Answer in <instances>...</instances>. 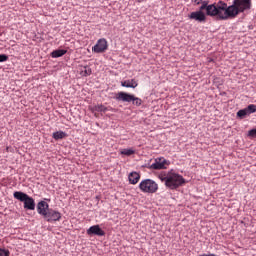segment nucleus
Masks as SVG:
<instances>
[{
	"label": "nucleus",
	"instance_id": "23",
	"mask_svg": "<svg viewBox=\"0 0 256 256\" xmlns=\"http://www.w3.org/2000/svg\"><path fill=\"white\" fill-rule=\"evenodd\" d=\"M200 8H199V11H205L206 9V12H207V7H209V2H207V0H204L203 3L200 4Z\"/></svg>",
	"mask_w": 256,
	"mask_h": 256
},
{
	"label": "nucleus",
	"instance_id": "4",
	"mask_svg": "<svg viewBox=\"0 0 256 256\" xmlns=\"http://www.w3.org/2000/svg\"><path fill=\"white\" fill-rule=\"evenodd\" d=\"M115 99L116 101H123V103H132V105H135L136 107H141L143 104L141 98L126 92H118Z\"/></svg>",
	"mask_w": 256,
	"mask_h": 256
},
{
	"label": "nucleus",
	"instance_id": "27",
	"mask_svg": "<svg viewBox=\"0 0 256 256\" xmlns=\"http://www.w3.org/2000/svg\"><path fill=\"white\" fill-rule=\"evenodd\" d=\"M199 256H217L215 254H202V255H199Z\"/></svg>",
	"mask_w": 256,
	"mask_h": 256
},
{
	"label": "nucleus",
	"instance_id": "14",
	"mask_svg": "<svg viewBox=\"0 0 256 256\" xmlns=\"http://www.w3.org/2000/svg\"><path fill=\"white\" fill-rule=\"evenodd\" d=\"M37 213L38 215H41L42 217L47 215V211H49V204L46 201H40L38 202L37 206Z\"/></svg>",
	"mask_w": 256,
	"mask_h": 256
},
{
	"label": "nucleus",
	"instance_id": "2",
	"mask_svg": "<svg viewBox=\"0 0 256 256\" xmlns=\"http://www.w3.org/2000/svg\"><path fill=\"white\" fill-rule=\"evenodd\" d=\"M251 7L252 0H234L232 5H230L228 13L232 15V19H235L239 13H245V11H249Z\"/></svg>",
	"mask_w": 256,
	"mask_h": 256
},
{
	"label": "nucleus",
	"instance_id": "16",
	"mask_svg": "<svg viewBox=\"0 0 256 256\" xmlns=\"http://www.w3.org/2000/svg\"><path fill=\"white\" fill-rule=\"evenodd\" d=\"M138 85H139V83H137V81H135V79L125 80V81L121 82L122 87H126L129 89H135Z\"/></svg>",
	"mask_w": 256,
	"mask_h": 256
},
{
	"label": "nucleus",
	"instance_id": "13",
	"mask_svg": "<svg viewBox=\"0 0 256 256\" xmlns=\"http://www.w3.org/2000/svg\"><path fill=\"white\" fill-rule=\"evenodd\" d=\"M189 19L198 21V23H205V21H207V16H205V13H203V11H195L189 15Z\"/></svg>",
	"mask_w": 256,
	"mask_h": 256
},
{
	"label": "nucleus",
	"instance_id": "11",
	"mask_svg": "<svg viewBox=\"0 0 256 256\" xmlns=\"http://www.w3.org/2000/svg\"><path fill=\"white\" fill-rule=\"evenodd\" d=\"M87 235H96L97 237H105V232L99 225H93L86 231Z\"/></svg>",
	"mask_w": 256,
	"mask_h": 256
},
{
	"label": "nucleus",
	"instance_id": "26",
	"mask_svg": "<svg viewBox=\"0 0 256 256\" xmlns=\"http://www.w3.org/2000/svg\"><path fill=\"white\" fill-rule=\"evenodd\" d=\"M205 2V0H192L194 5H201V3Z\"/></svg>",
	"mask_w": 256,
	"mask_h": 256
},
{
	"label": "nucleus",
	"instance_id": "8",
	"mask_svg": "<svg viewBox=\"0 0 256 256\" xmlns=\"http://www.w3.org/2000/svg\"><path fill=\"white\" fill-rule=\"evenodd\" d=\"M44 219H46V221H48V223H53L55 221H61V212H59L53 208H50L46 212Z\"/></svg>",
	"mask_w": 256,
	"mask_h": 256
},
{
	"label": "nucleus",
	"instance_id": "15",
	"mask_svg": "<svg viewBox=\"0 0 256 256\" xmlns=\"http://www.w3.org/2000/svg\"><path fill=\"white\" fill-rule=\"evenodd\" d=\"M128 179L131 185H137L139 183V179H141V174H139V172H131L128 175Z\"/></svg>",
	"mask_w": 256,
	"mask_h": 256
},
{
	"label": "nucleus",
	"instance_id": "21",
	"mask_svg": "<svg viewBox=\"0 0 256 256\" xmlns=\"http://www.w3.org/2000/svg\"><path fill=\"white\" fill-rule=\"evenodd\" d=\"M247 137H249L250 139H256V128L249 130Z\"/></svg>",
	"mask_w": 256,
	"mask_h": 256
},
{
	"label": "nucleus",
	"instance_id": "1",
	"mask_svg": "<svg viewBox=\"0 0 256 256\" xmlns=\"http://www.w3.org/2000/svg\"><path fill=\"white\" fill-rule=\"evenodd\" d=\"M158 179L161 183H164L166 189H170V191H175L187 183L185 178L173 169L168 172H161L158 175Z\"/></svg>",
	"mask_w": 256,
	"mask_h": 256
},
{
	"label": "nucleus",
	"instance_id": "9",
	"mask_svg": "<svg viewBox=\"0 0 256 256\" xmlns=\"http://www.w3.org/2000/svg\"><path fill=\"white\" fill-rule=\"evenodd\" d=\"M109 47L107 39L100 38L96 44L92 47L94 53H105V50Z\"/></svg>",
	"mask_w": 256,
	"mask_h": 256
},
{
	"label": "nucleus",
	"instance_id": "18",
	"mask_svg": "<svg viewBox=\"0 0 256 256\" xmlns=\"http://www.w3.org/2000/svg\"><path fill=\"white\" fill-rule=\"evenodd\" d=\"M111 107H107L103 104H98L94 107V110L97 111L98 113H107V111H111Z\"/></svg>",
	"mask_w": 256,
	"mask_h": 256
},
{
	"label": "nucleus",
	"instance_id": "10",
	"mask_svg": "<svg viewBox=\"0 0 256 256\" xmlns=\"http://www.w3.org/2000/svg\"><path fill=\"white\" fill-rule=\"evenodd\" d=\"M253 113H256V105L250 104L246 108L239 110L237 112V117H240V119H245L247 115H251Z\"/></svg>",
	"mask_w": 256,
	"mask_h": 256
},
{
	"label": "nucleus",
	"instance_id": "5",
	"mask_svg": "<svg viewBox=\"0 0 256 256\" xmlns=\"http://www.w3.org/2000/svg\"><path fill=\"white\" fill-rule=\"evenodd\" d=\"M139 189L142 193H157L159 191V184L153 179H144L139 184Z\"/></svg>",
	"mask_w": 256,
	"mask_h": 256
},
{
	"label": "nucleus",
	"instance_id": "20",
	"mask_svg": "<svg viewBox=\"0 0 256 256\" xmlns=\"http://www.w3.org/2000/svg\"><path fill=\"white\" fill-rule=\"evenodd\" d=\"M120 154L125 155L126 157H131V155L135 154V150H133L131 148L122 149L120 151Z\"/></svg>",
	"mask_w": 256,
	"mask_h": 256
},
{
	"label": "nucleus",
	"instance_id": "7",
	"mask_svg": "<svg viewBox=\"0 0 256 256\" xmlns=\"http://www.w3.org/2000/svg\"><path fill=\"white\" fill-rule=\"evenodd\" d=\"M171 165V161L163 158V157H158L154 160V163H152L149 166V169H153L155 171H161L163 169H167Z\"/></svg>",
	"mask_w": 256,
	"mask_h": 256
},
{
	"label": "nucleus",
	"instance_id": "17",
	"mask_svg": "<svg viewBox=\"0 0 256 256\" xmlns=\"http://www.w3.org/2000/svg\"><path fill=\"white\" fill-rule=\"evenodd\" d=\"M67 50L65 49H57L51 52V57L53 59H59V57H63V55H66Z\"/></svg>",
	"mask_w": 256,
	"mask_h": 256
},
{
	"label": "nucleus",
	"instance_id": "3",
	"mask_svg": "<svg viewBox=\"0 0 256 256\" xmlns=\"http://www.w3.org/2000/svg\"><path fill=\"white\" fill-rule=\"evenodd\" d=\"M13 197L14 199H17V201L24 203V209H27L28 211H35V199L27 195V193L16 191L13 193Z\"/></svg>",
	"mask_w": 256,
	"mask_h": 256
},
{
	"label": "nucleus",
	"instance_id": "22",
	"mask_svg": "<svg viewBox=\"0 0 256 256\" xmlns=\"http://www.w3.org/2000/svg\"><path fill=\"white\" fill-rule=\"evenodd\" d=\"M82 73H83V77H89V75H91V73H93V72L91 71V68L85 66Z\"/></svg>",
	"mask_w": 256,
	"mask_h": 256
},
{
	"label": "nucleus",
	"instance_id": "6",
	"mask_svg": "<svg viewBox=\"0 0 256 256\" xmlns=\"http://www.w3.org/2000/svg\"><path fill=\"white\" fill-rule=\"evenodd\" d=\"M216 7L220 12V21H227V19H233V15L229 13V9H231V6H227V3L219 1Z\"/></svg>",
	"mask_w": 256,
	"mask_h": 256
},
{
	"label": "nucleus",
	"instance_id": "24",
	"mask_svg": "<svg viewBox=\"0 0 256 256\" xmlns=\"http://www.w3.org/2000/svg\"><path fill=\"white\" fill-rule=\"evenodd\" d=\"M11 255V252H9L8 249L0 248V256H9Z\"/></svg>",
	"mask_w": 256,
	"mask_h": 256
},
{
	"label": "nucleus",
	"instance_id": "25",
	"mask_svg": "<svg viewBox=\"0 0 256 256\" xmlns=\"http://www.w3.org/2000/svg\"><path fill=\"white\" fill-rule=\"evenodd\" d=\"M9 60V56L7 54H0V63H5V61Z\"/></svg>",
	"mask_w": 256,
	"mask_h": 256
},
{
	"label": "nucleus",
	"instance_id": "19",
	"mask_svg": "<svg viewBox=\"0 0 256 256\" xmlns=\"http://www.w3.org/2000/svg\"><path fill=\"white\" fill-rule=\"evenodd\" d=\"M52 137L55 139V141H59L60 139H65V137H67V133L63 131H56L53 132Z\"/></svg>",
	"mask_w": 256,
	"mask_h": 256
},
{
	"label": "nucleus",
	"instance_id": "12",
	"mask_svg": "<svg viewBox=\"0 0 256 256\" xmlns=\"http://www.w3.org/2000/svg\"><path fill=\"white\" fill-rule=\"evenodd\" d=\"M206 14L209 17H217L221 21V13L215 4L208 5Z\"/></svg>",
	"mask_w": 256,
	"mask_h": 256
}]
</instances>
